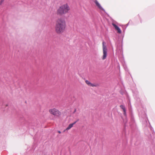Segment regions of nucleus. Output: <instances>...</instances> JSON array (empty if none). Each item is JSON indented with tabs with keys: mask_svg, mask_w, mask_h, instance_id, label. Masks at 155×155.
I'll use <instances>...</instances> for the list:
<instances>
[{
	"mask_svg": "<svg viewBox=\"0 0 155 155\" xmlns=\"http://www.w3.org/2000/svg\"><path fill=\"white\" fill-rule=\"evenodd\" d=\"M69 10L70 8L68 4H65L60 6L58 9L57 13L61 15L67 13Z\"/></svg>",
	"mask_w": 155,
	"mask_h": 155,
	"instance_id": "obj_2",
	"label": "nucleus"
},
{
	"mask_svg": "<svg viewBox=\"0 0 155 155\" xmlns=\"http://www.w3.org/2000/svg\"><path fill=\"white\" fill-rule=\"evenodd\" d=\"M49 111L51 114L56 116H59L61 114V112L55 108L50 109Z\"/></svg>",
	"mask_w": 155,
	"mask_h": 155,
	"instance_id": "obj_5",
	"label": "nucleus"
},
{
	"mask_svg": "<svg viewBox=\"0 0 155 155\" xmlns=\"http://www.w3.org/2000/svg\"><path fill=\"white\" fill-rule=\"evenodd\" d=\"M66 27V23L63 19H58L56 21L55 30L58 34H61L65 30Z\"/></svg>",
	"mask_w": 155,
	"mask_h": 155,
	"instance_id": "obj_1",
	"label": "nucleus"
},
{
	"mask_svg": "<svg viewBox=\"0 0 155 155\" xmlns=\"http://www.w3.org/2000/svg\"><path fill=\"white\" fill-rule=\"evenodd\" d=\"M79 120H78L77 121H76L74 122L72 124H70L68 127L66 128V130H68L70 129L73 126L74 124L78 121Z\"/></svg>",
	"mask_w": 155,
	"mask_h": 155,
	"instance_id": "obj_8",
	"label": "nucleus"
},
{
	"mask_svg": "<svg viewBox=\"0 0 155 155\" xmlns=\"http://www.w3.org/2000/svg\"><path fill=\"white\" fill-rule=\"evenodd\" d=\"M85 82L89 86H91L92 87L97 86L96 85L92 83H91L90 81L87 80L85 81Z\"/></svg>",
	"mask_w": 155,
	"mask_h": 155,
	"instance_id": "obj_9",
	"label": "nucleus"
},
{
	"mask_svg": "<svg viewBox=\"0 0 155 155\" xmlns=\"http://www.w3.org/2000/svg\"><path fill=\"white\" fill-rule=\"evenodd\" d=\"M139 116L141 118V120L143 122V124H145V125H147V115L144 112L143 115V116L141 115L140 113H139Z\"/></svg>",
	"mask_w": 155,
	"mask_h": 155,
	"instance_id": "obj_4",
	"label": "nucleus"
},
{
	"mask_svg": "<svg viewBox=\"0 0 155 155\" xmlns=\"http://www.w3.org/2000/svg\"><path fill=\"white\" fill-rule=\"evenodd\" d=\"M129 23H128L127 24V26H128V25H129Z\"/></svg>",
	"mask_w": 155,
	"mask_h": 155,
	"instance_id": "obj_17",
	"label": "nucleus"
},
{
	"mask_svg": "<svg viewBox=\"0 0 155 155\" xmlns=\"http://www.w3.org/2000/svg\"><path fill=\"white\" fill-rule=\"evenodd\" d=\"M112 25L114 27L115 29L117 31V32L119 34H121V31L119 27L114 23H112Z\"/></svg>",
	"mask_w": 155,
	"mask_h": 155,
	"instance_id": "obj_6",
	"label": "nucleus"
},
{
	"mask_svg": "<svg viewBox=\"0 0 155 155\" xmlns=\"http://www.w3.org/2000/svg\"><path fill=\"white\" fill-rule=\"evenodd\" d=\"M58 132L59 133H60H60H61V131H58Z\"/></svg>",
	"mask_w": 155,
	"mask_h": 155,
	"instance_id": "obj_16",
	"label": "nucleus"
},
{
	"mask_svg": "<svg viewBox=\"0 0 155 155\" xmlns=\"http://www.w3.org/2000/svg\"><path fill=\"white\" fill-rule=\"evenodd\" d=\"M105 42L103 41V55L102 57V59L104 60L105 59L107 56V50L106 46L104 45Z\"/></svg>",
	"mask_w": 155,
	"mask_h": 155,
	"instance_id": "obj_3",
	"label": "nucleus"
},
{
	"mask_svg": "<svg viewBox=\"0 0 155 155\" xmlns=\"http://www.w3.org/2000/svg\"><path fill=\"white\" fill-rule=\"evenodd\" d=\"M124 68H125V69L126 71H128V69H127V68H125L124 67Z\"/></svg>",
	"mask_w": 155,
	"mask_h": 155,
	"instance_id": "obj_15",
	"label": "nucleus"
},
{
	"mask_svg": "<svg viewBox=\"0 0 155 155\" xmlns=\"http://www.w3.org/2000/svg\"><path fill=\"white\" fill-rule=\"evenodd\" d=\"M76 109H75L74 112H73V114H74L76 112Z\"/></svg>",
	"mask_w": 155,
	"mask_h": 155,
	"instance_id": "obj_13",
	"label": "nucleus"
},
{
	"mask_svg": "<svg viewBox=\"0 0 155 155\" xmlns=\"http://www.w3.org/2000/svg\"><path fill=\"white\" fill-rule=\"evenodd\" d=\"M134 97L136 98V97H137V95L136 94H134Z\"/></svg>",
	"mask_w": 155,
	"mask_h": 155,
	"instance_id": "obj_14",
	"label": "nucleus"
},
{
	"mask_svg": "<svg viewBox=\"0 0 155 155\" xmlns=\"http://www.w3.org/2000/svg\"><path fill=\"white\" fill-rule=\"evenodd\" d=\"M120 107L123 110V111H125V110H126V108H125V106L124 105H120Z\"/></svg>",
	"mask_w": 155,
	"mask_h": 155,
	"instance_id": "obj_10",
	"label": "nucleus"
},
{
	"mask_svg": "<svg viewBox=\"0 0 155 155\" xmlns=\"http://www.w3.org/2000/svg\"><path fill=\"white\" fill-rule=\"evenodd\" d=\"M4 1V0H1L0 1V5H1L2 4V3Z\"/></svg>",
	"mask_w": 155,
	"mask_h": 155,
	"instance_id": "obj_12",
	"label": "nucleus"
},
{
	"mask_svg": "<svg viewBox=\"0 0 155 155\" xmlns=\"http://www.w3.org/2000/svg\"><path fill=\"white\" fill-rule=\"evenodd\" d=\"M124 113L123 114L125 116H126V110H125V111H123Z\"/></svg>",
	"mask_w": 155,
	"mask_h": 155,
	"instance_id": "obj_11",
	"label": "nucleus"
},
{
	"mask_svg": "<svg viewBox=\"0 0 155 155\" xmlns=\"http://www.w3.org/2000/svg\"><path fill=\"white\" fill-rule=\"evenodd\" d=\"M94 2L96 4V5L99 8V9L101 10H102L103 11H105L104 9L101 6V5L98 2L97 0H95L94 1Z\"/></svg>",
	"mask_w": 155,
	"mask_h": 155,
	"instance_id": "obj_7",
	"label": "nucleus"
}]
</instances>
